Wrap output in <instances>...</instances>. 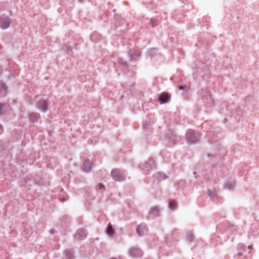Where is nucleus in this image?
<instances>
[{"instance_id":"40","label":"nucleus","mask_w":259,"mask_h":259,"mask_svg":"<svg viewBox=\"0 0 259 259\" xmlns=\"http://www.w3.org/2000/svg\"><path fill=\"white\" fill-rule=\"evenodd\" d=\"M167 240L168 241L169 240H170V238L169 237V236H168L167 237Z\"/></svg>"},{"instance_id":"25","label":"nucleus","mask_w":259,"mask_h":259,"mask_svg":"<svg viewBox=\"0 0 259 259\" xmlns=\"http://www.w3.org/2000/svg\"><path fill=\"white\" fill-rule=\"evenodd\" d=\"M156 51V49L152 48L149 50L147 52V55L149 57L152 56L153 54H154Z\"/></svg>"},{"instance_id":"36","label":"nucleus","mask_w":259,"mask_h":259,"mask_svg":"<svg viewBox=\"0 0 259 259\" xmlns=\"http://www.w3.org/2000/svg\"><path fill=\"white\" fill-rule=\"evenodd\" d=\"M241 255H242V253H241L239 252V253H237V256H240Z\"/></svg>"},{"instance_id":"14","label":"nucleus","mask_w":259,"mask_h":259,"mask_svg":"<svg viewBox=\"0 0 259 259\" xmlns=\"http://www.w3.org/2000/svg\"><path fill=\"white\" fill-rule=\"evenodd\" d=\"M154 177L158 181H162L166 179L168 177L163 172H157L154 175Z\"/></svg>"},{"instance_id":"16","label":"nucleus","mask_w":259,"mask_h":259,"mask_svg":"<svg viewBox=\"0 0 259 259\" xmlns=\"http://www.w3.org/2000/svg\"><path fill=\"white\" fill-rule=\"evenodd\" d=\"M235 187V182L233 181H229L226 182L224 185L225 189L231 190H233Z\"/></svg>"},{"instance_id":"3","label":"nucleus","mask_w":259,"mask_h":259,"mask_svg":"<svg viewBox=\"0 0 259 259\" xmlns=\"http://www.w3.org/2000/svg\"><path fill=\"white\" fill-rule=\"evenodd\" d=\"M111 176L116 181H122L125 179V174L123 170L114 169L111 171Z\"/></svg>"},{"instance_id":"24","label":"nucleus","mask_w":259,"mask_h":259,"mask_svg":"<svg viewBox=\"0 0 259 259\" xmlns=\"http://www.w3.org/2000/svg\"><path fill=\"white\" fill-rule=\"evenodd\" d=\"M63 49L67 52V53H72V49H71V48L70 47V46L69 45H65L63 48Z\"/></svg>"},{"instance_id":"6","label":"nucleus","mask_w":259,"mask_h":259,"mask_svg":"<svg viewBox=\"0 0 259 259\" xmlns=\"http://www.w3.org/2000/svg\"><path fill=\"white\" fill-rule=\"evenodd\" d=\"M10 19L8 17L0 16V28L6 29L9 27Z\"/></svg>"},{"instance_id":"32","label":"nucleus","mask_w":259,"mask_h":259,"mask_svg":"<svg viewBox=\"0 0 259 259\" xmlns=\"http://www.w3.org/2000/svg\"><path fill=\"white\" fill-rule=\"evenodd\" d=\"M186 88V86L180 85V86L179 87V90H184Z\"/></svg>"},{"instance_id":"26","label":"nucleus","mask_w":259,"mask_h":259,"mask_svg":"<svg viewBox=\"0 0 259 259\" xmlns=\"http://www.w3.org/2000/svg\"><path fill=\"white\" fill-rule=\"evenodd\" d=\"M193 236L191 233H188L187 235V240L189 242H191L193 240Z\"/></svg>"},{"instance_id":"2","label":"nucleus","mask_w":259,"mask_h":259,"mask_svg":"<svg viewBox=\"0 0 259 259\" xmlns=\"http://www.w3.org/2000/svg\"><path fill=\"white\" fill-rule=\"evenodd\" d=\"M201 95L204 105L207 107H211L213 104V101L209 91L207 89H203L201 91Z\"/></svg>"},{"instance_id":"7","label":"nucleus","mask_w":259,"mask_h":259,"mask_svg":"<svg viewBox=\"0 0 259 259\" xmlns=\"http://www.w3.org/2000/svg\"><path fill=\"white\" fill-rule=\"evenodd\" d=\"M137 234L140 236H142L148 232V228L146 225L141 224L137 227L136 230Z\"/></svg>"},{"instance_id":"29","label":"nucleus","mask_w":259,"mask_h":259,"mask_svg":"<svg viewBox=\"0 0 259 259\" xmlns=\"http://www.w3.org/2000/svg\"><path fill=\"white\" fill-rule=\"evenodd\" d=\"M150 123L149 122H148L147 121L143 123V127L144 128H148L150 125Z\"/></svg>"},{"instance_id":"33","label":"nucleus","mask_w":259,"mask_h":259,"mask_svg":"<svg viewBox=\"0 0 259 259\" xmlns=\"http://www.w3.org/2000/svg\"><path fill=\"white\" fill-rule=\"evenodd\" d=\"M4 107V105L2 104H0V115L1 114V112Z\"/></svg>"},{"instance_id":"9","label":"nucleus","mask_w":259,"mask_h":259,"mask_svg":"<svg viewBox=\"0 0 259 259\" xmlns=\"http://www.w3.org/2000/svg\"><path fill=\"white\" fill-rule=\"evenodd\" d=\"M87 235V231L84 229H79L76 233L75 237L77 239H84Z\"/></svg>"},{"instance_id":"38","label":"nucleus","mask_w":259,"mask_h":259,"mask_svg":"<svg viewBox=\"0 0 259 259\" xmlns=\"http://www.w3.org/2000/svg\"><path fill=\"white\" fill-rule=\"evenodd\" d=\"M248 248H249V249H251L252 248V245H249V246H248Z\"/></svg>"},{"instance_id":"23","label":"nucleus","mask_w":259,"mask_h":259,"mask_svg":"<svg viewBox=\"0 0 259 259\" xmlns=\"http://www.w3.org/2000/svg\"><path fill=\"white\" fill-rule=\"evenodd\" d=\"M168 207L171 209L174 210L176 208V203L174 201H170L168 203Z\"/></svg>"},{"instance_id":"28","label":"nucleus","mask_w":259,"mask_h":259,"mask_svg":"<svg viewBox=\"0 0 259 259\" xmlns=\"http://www.w3.org/2000/svg\"><path fill=\"white\" fill-rule=\"evenodd\" d=\"M150 23L152 27H154L156 24V20L155 19H152L150 21Z\"/></svg>"},{"instance_id":"8","label":"nucleus","mask_w":259,"mask_h":259,"mask_svg":"<svg viewBox=\"0 0 259 259\" xmlns=\"http://www.w3.org/2000/svg\"><path fill=\"white\" fill-rule=\"evenodd\" d=\"M140 50L138 49H133L130 51L128 56L131 60H136L140 56Z\"/></svg>"},{"instance_id":"27","label":"nucleus","mask_w":259,"mask_h":259,"mask_svg":"<svg viewBox=\"0 0 259 259\" xmlns=\"http://www.w3.org/2000/svg\"><path fill=\"white\" fill-rule=\"evenodd\" d=\"M98 189L100 190H105L104 185L101 183L99 184V185L98 186Z\"/></svg>"},{"instance_id":"11","label":"nucleus","mask_w":259,"mask_h":259,"mask_svg":"<svg viewBox=\"0 0 259 259\" xmlns=\"http://www.w3.org/2000/svg\"><path fill=\"white\" fill-rule=\"evenodd\" d=\"M93 166V163L89 160H87L83 162L82 170L85 172H89L92 169Z\"/></svg>"},{"instance_id":"5","label":"nucleus","mask_w":259,"mask_h":259,"mask_svg":"<svg viewBox=\"0 0 259 259\" xmlns=\"http://www.w3.org/2000/svg\"><path fill=\"white\" fill-rule=\"evenodd\" d=\"M129 254L133 257H139L142 255L143 251L138 247H134L129 250Z\"/></svg>"},{"instance_id":"4","label":"nucleus","mask_w":259,"mask_h":259,"mask_svg":"<svg viewBox=\"0 0 259 259\" xmlns=\"http://www.w3.org/2000/svg\"><path fill=\"white\" fill-rule=\"evenodd\" d=\"M155 166V162L153 159L150 158L148 161L145 162L143 164H141L139 166L140 168L142 169L143 172L146 174L152 168Z\"/></svg>"},{"instance_id":"12","label":"nucleus","mask_w":259,"mask_h":259,"mask_svg":"<svg viewBox=\"0 0 259 259\" xmlns=\"http://www.w3.org/2000/svg\"><path fill=\"white\" fill-rule=\"evenodd\" d=\"M160 212V209L158 206H154L151 208L149 210V215L154 218L158 216Z\"/></svg>"},{"instance_id":"18","label":"nucleus","mask_w":259,"mask_h":259,"mask_svg":"<svg viewBox=\"0 0 259 259\" xmlns=\"http://www.w3.org/2000/svg\"><path fill=\"white\" fill-rule=\"evenodd\" d=\"M120 66L122 68V70H126L127 68V64L125 62H124L121 59H119L118 60V63L115 64V67H117V65Z\"/></svg>"},{"instance_id":"13","label":"nucleus","mask_w":259,"mask_h":259,"mask_svg":"<svg viewBox=\"0 0 259 259\" xmlns=\"http://www.w3.org/2000/svg\"><path fill=\"white\" fill-rule=\"evenodd\" d=\"M48 105L47 101L41 100L38 103V107L41 111L45 112L48 109Z\"/></svg>"},{"instance_id":"15","label":"nucleus","mask_w":259,"mask_h":259,"mask_svg":"<svg viewBox=\"0 0 259 259\" xmlns=\"http://www.w3.org/2000/svg\"><path fill=\"white\" fill-rule=\"evenodd\" d=\"M39 118V114L37 113H32L29 115V120L31 122L38 121Z\"/></svg>"},{"instance_id":"1","label":"nucleus","mask_w":259,"mask_h":259,"mask_svg":"<svg viewBox=\"0 0 259 259\" xmlns=\"http://www.w3.org/2000/svg\"><path fill=\"white\" fill-rule=\"evenodd\" d=\"M200 137V134L192 130H188L186 134V139L188 144H194L197 143L199 141Z\"/></svg>"},{"instance_id":"10","label":"nucleus","mask_w":259,"mask_h":259,"mask_svg":"<svg viewBox=\"0 0 259 259\" xmlns=\"http://www.w3.org/2000/svg\"><path fill=\"white\" fill-rule=\"evenodd\" d=\"M169 100V97L167 93H163L159 95L158 101L161 104L167 103Z\"/></svg>"},{"instance_id":"31","label":"nucleus","mask_w":259,"mask_h":259,"mask_svg":"<svg viewBox=\"0 0 259 259\" xmlns=\"http://www.w3.org/2000/svg\"><path fill=\"white\" fill-rule=\"evenodd\" d=\"M59 199L61 201L64 202L67 199L65 197H61V195L59 196Z\"/></svg>"},{"instance_id":"22","label":"nucleus","mask_w":259,"mask_h":259,"mask_svg":"<svg viewBox=\"0 0 259 259\" xmlns=\"http://www.w3.org/2000/svg\"><path fill=\"white\" fill-rule=\"evenodd\" d=\"M208 195L212 200H214L217 197V195L213 191L210 190L208 191Z\"/></svg>"},{"instance_id":"39","label":"nucleus","mask_w":259,"mask_h":259,"mask_svg":"<svg viewBox=\"0 0 259 259\" xmlns=\"http://www.w3.org/2000/svg\"><path fill=\"white\" fill-rule=\"evenodd\" d=\"M55 232H54V230H51V234H54Z\"/></svg>"},{"instance_id":"30","label":"nucleus","mask_w":259,"mask_h":259,"mask_svg":"<svg viewBox=\"0 0 259 259\" xmlns=\"http://www.w3.org/2000/svg\"><path fill=\"white\" fill-rule=\"evenodd\" d=\"M177 231H174L172 233V236L174 237V239L176 240L177 238Z\"/></svg>"},{"instance_id":"37","label":"nucleus","mask_w":259,"mask_h":259,"mask_svg":"<svg viewBox=\"0 0 259 259\" xmlns=\"http://www.w3.org/2000/svg\"><path fill=\"white\" fill-rule=\"evenodd\" d=\"M2 71H3L2 67L1 66H0V74L2 73Z\"/></svg>"},{"instance_id":"20","label":"nucleus","mask_w":259,"mask_h":259,"mask_svg":"<svg viewBox=\"0 0 259 259\" xmlns=\"http://www.w3.org/2000/svg\"><path fill=\"white\" fill-rule=\"evenodd\" d=\"M100 35L98 33H94L91 36V39L92 41L96 42L98 41L100 39Z\"/></svg>"},{"instance_id":"35","label":"nucleus","mask_w":259,"mask_h":259,"mask_svg":"<svg viewBox=\"0 0 259 259\" xmlns=\"http://www.w3.org/2000/svg\"><path fill=\"white\" fill-rule=\"evenodd\" d=\"M3 127L0 124V134H2L3 133Z\"/></svg>"},{"instance_id":"19","label":"nucleus","mask_w":259,"mask_h":259,"mask_svg":"<svg viewBox=\"0 0 259 259\" xmlns=\"http://www.w3.org/2000/svg\"><path fill=\"white\" fill-rule=\"evenodd\" d=\"M106 233L109 236L111 237H112L113 236L114 233V230L112 228V226L110 225H109L107 229H106Z\"/></svg>"},{"instance_id":"21","label":"nucleus","mask_w":259,"mask_h":259,"mask_svg":"<svg viewBox=\"0 0 259 259\" xmlns=\"http://www.w3.org/2000/svg\"><path fill=\"white\" fill-rule=\"evenodd\" d=\"M7 91V87L4 83L0 84V94L5 95Z\"/></svg>"},{"instance_id":"41","label":"nucleus","mask_w":259,"mask_h":259,"mask_svg":"<svg viewBox=\"0 0 259 259\" xmlns=\"http://www.w3.org/2000/svg\"><path fill=\"white\" fill-rule=\"evenodd\" d=\"M170 79H171V80H173V77H171L170 78Z\"/></svg>"},{"instance_id":"17","label":"nucleus","mask_w":259,"mask_h":259,"mask_svg":"<svg viewBox=\"0 0 259 259\" xmlns=\"http://www.w3.org/2000/svg\"><path fill=\"white\" fill-rule=\"evenodd\" d=\"M73 250L72 249H67L64 251V254L67 259H73Z\"/></svg>"},{"instance_id":"34","label":"nucleus","mask_w":259,"mask_h":259,"mask_svg":"<svg viewBox=\"0 0 259 259\" xmlns=\"http://www.w3.org/2000/svg\"><path fill=\"white\" fill-rule=\"evenodd\" d=\"M229 230L230 231H233L234 230H235V227L233 226H232L230 228Z\"/></svg>"}]
</instances>
